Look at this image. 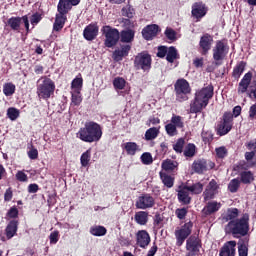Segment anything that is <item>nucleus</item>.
<instances>
[{
    "mask_svg": "<svg viewBox=\"0 0 256 256\" xmlns=\"http://www.w3.org/2000/svg\"><path fill=\"white\" fill-rule=\"evenodd\" d=\"M191 233H193V222L191 221L176 229L174 232L176 245L181 247L186 241V256H199L203 247L201 238L198 235H191Z\"/></svg>",
    "mask_w": 256,
    "mask_h": 256,
    "instance_id": "f257e3e1",
    "label": "nucleus"
},
{
    "mask_svg": "<svg viewBox=\"0 0 256 256\" xmlns=\"http://www.w3.org/2000/svg\"><path fill=\"white\" fill-rule=\"evenodd\" d=\"M215 95V87L213 84H208L194 93V98L190 102V113H201L203 109L207 108L209 101Z\"/></svg>",
    "mask_w": 256,
    "mask_h": 256,
    "instance_id": "f03ea898",
    "label": "nucleus"
},
{
    "mask_svg": "<svg viewBox=\"0 0 256 256\" xmlns=\"http://www.w3.org/2000/svg\"><path fill=\"white\" fill-rule=\"evenodd\" d=\"M76 137L84 143H99L103 137V128L95 121H88L79 129Z\"/></svg>",
    "mask_w": 256,
    "mask_h": 256,
    "instance_id": "7ed1b4c3",
    "label": "nucleus"
},
{
    "mask_svg": "<svg viewBox=\"0 0 256 256\" xmlns=\"http://www.w3.org/2000/svg\"><path fill=\"white\" fill-rule=\"evenodd\" d=\"M249 213H244L240 218L228 222L225 227L226 233L232 235L234 239L249 237Z\"/></svg>",
    "mask_w": 256,
    "mask_h": 256,
    "instance_id": "20e7f679",
    "label": "nucleus"
},
{
    "mask_svg": "<svg viewBox=\"0 0 256 256\" xmlns=\"http://www.w3.org/2000/svg\"><path fill=\"white\" fill-rule=\"evenodd\" d=\"M41 79L42 82L36 88V95L40 101L41 99L49 101L55 95V82L47 76H43Z\"/></svg>",
    "mask_w": 256,
    "mask_h": 256,
    "instance_id": "39448f33",
    "label": "nucleus"
},
{
    "mask_svg": "<svg viewBox=\"0 0 256 256\" xmlns=\"http://www.w3.org/2000/svg\"><path fill=\"white\" fill-rule=\"evenodd\" d=\"M191 91V84H189V81L185 78L178 79L174 84V93L178 103H185V101H189Z\"/></svg>",
    "mask_w": 256,
    "mask_h": 256,
    "instance_id": "423d86ee",
    "label": "nucleus"
},
{
    "mask_svg": "<svg viewBox=\"0 0 256 256\" xmlns=\"http://www.w3.org/2000/svg\"><path fill=\"white\" fill-rule=\"evenodd\" d=\"M101 31L105 37V40H104L105 47H107L108 49H112V47H115L117 43H119L120 41L119 29L106 25L102 27Z\"/></svg>",
    "mask_w": 256,
    "mask_h": 256,
    "instance_id": "0eeeda50",
    "label": "nucleus"
},
{
    "mask_svg": "<svg viewBox=\"0 0 256 256\" xmlns=\"http://www.w3.org/2000/svg\"><path fill=\"white\" fill-rule=\"evenodd\" d=\"M152 63L153 59L151 58V54L147 52L138 53L134 58L135 69H137V71L142 70L144 73L151 71Z\"/></svg>",
    "mask_w": 256,
    "mask_h": 256,
    "instance_id": "6e6552de",
    "label": "nucleus"
},
{
    "mask_svg": "<svg viewBox=\"0 0 256 256\" xmlns=\"http://www.w3.org/2000/svg\"><path fill=\"white\" fill-rule=\"evenodd\" d=\"M229 54V45L225 40L216 41L215 46L212 49L213 60L216 65H221V61Z\"/></svg>",
    "mask_w": 256,
    "mask_h": 256,
    "instance_id": "1a4fd4ad",
    "label": "nucleus"
},
{
    "mask_svg": "<svg viewBox=\"0 0 256 256\" xmlns=\"http://www.w3.org/2000/svg\"><path fill=\"white\" fill-rule=\"evenodd\" d=\"M233 129V113L224 112L222 120L217 125V135L223 137Z\"/></svg>",
    "mask_w": 256,
    "mask_h": 256,
    "instance_id": "9d476101",
    "label": "nucleus"
},
{
    "mask_svg": "<svg viewBox=\"0 0 256 256\" xmlns=\"http://www.w3.org/2000/svg\"><path fill=\"white\" fill-rule=\"evenodd\" d=\"M212 169H215V162L205 158L196 159L192 163V170L194 173H197V175H203Z\"/></svg>",
    "mask_w": 256,
    "mask_h": 256,
    "instance_id": "9b49d317",
    "label": "nucleus"
},
{
    "mask_svg": "<svg viewBox=\"0 0 256 256\" xmlns=\"http://www.w3.org/2000/svg\"><path fill=\"white\" fill-rule=\"evenodd\" d=\"M177 199L181 205H191L192 198L190 197V191L187 188V184L181 183L176 189Z\"/></svg>",
    "mask_w": 256,
    "mask_h": 256,
    "instance_id": "f8f14e48",
    "label": "nucleus"
},
{
    "mask_svg": "<svg viewBox=\"0 0 256 256\" xmlns=\"http://www.w3.org/2000/svg\"><path fill=\"white\" fill-rule=\"evenodd\" d=\"M213 47V36L209 33H205L200 37L199 52L201 55H209V50Z\"/></svg>",
    "mask_w": 256,
    "mask_h": 256,
    "instance_id": "ddd939ff",
    "label": "nucleus"
},
{
    "mask_svg": "<svg viewBox=\"0 0 256 256\" xmlns=\"http://www.w3.org/2000/svg\"><path fill=\"white\" fill-rule=\"evenodd\" d=\"M135 207L142 210L153 209L155 207V198L151 194H143L137 199Z\"/></svg>",
    "mask_w": 256,
    "mask_h": 256,
    "instance_id": "4468645a",
    "label": "nucleus"
},
{
    "mask_svg": "<svg viewBox=\"0 0 256 256\" xmlns=\"http://www.w3.org/2000/svg\"><path fill=\"white\" fill-rule=\"evenodd\" d=\"M209 8L203 2H195L192 4L191 15L197 21H201L207 15Z\"/></svg>",
    "mask_w": 256,
    "mask_h": 256,
    "instance_id": "2eb2a0df",
    "label": "nucleus"
},
{
    "mask_svg": "<svg viewBox=\"0 0 256 256\" xmlns=\"http://www.w3.org/2000/svg\"><path fill=\"white\" fill-rule=\"evenodd\" d=\"M81 0H59L57 5L58 14L67 16L73 7H77Z\"/></svg>",
    "mask_w": 256,
    "mask_h": 256,
    "instance_id": "dca6fc26",
    "label": "nucleus"
},
{
    "mask_svg": "<svg viewBox=\"0 0 256 256\" xmlns=\"http://www.w3.org/2000/svg\"><path fill=\"white\" fill-rule=\"evenodd\" d=\"M97 35H99V25H97V22L90 23L83 30V37L86 41H95Z\"/></svg>",
    "mask_w": 256,
    "mask_h": 256,
    "instance_id": "f3484780",
    "label": "nucleus"
},
{
    "mask_svg": "<svg viewBox=\"0 0 256 256\" xmlns=\"http://www.w3.org/2000/svg\"><path fill=\"white\" fill-rule=\"evenodd\" d=\"M237 255V241L230 240L223 244L219 250V256H235Z\"/></svg>",
    "mask_w": 256,
    "mask_h": 256,
    "instance_id": "a211bd4d",
    "label": "nucleus"
},
{
    "mask_svg": "<svg viewBox=\"0 0 256 256\" xmlns=\"http://www.w3.org/2000/svg\"><path fill=\"white\" fill-rule=\"evenodd\" d=\"M218 189L219 184H217L215 179H212L203 192L204 201H211V199H215V195H217Z\"/></svg>",
    "mask_w": 256,
    "mask_h": 256,
    "instance_id": "6ab92c4d",
    "label": "nucleus"
},
{
    "mask_svg": "<svg viewBox=\"0 0 256 256\" xmlns=\"http://www.w3.org/2000/svg\"><path fill=\"white\" fill-rule=\"evenodd\" d=\"M157 33H159V25L157 24H149L142 29V37L145 41H153V38L157 37Z\"/></svg>",
    "mask_w": 256,
    "mask_h": 256,
    "instance_id": "aec40b11",
    "label": "nucleus"
},
{
    "mask_svg": "<svg viewBox=\"0 0 256 256\" xmlns=\"http://www.w3.org/2000/svg\"><path fill=\"white\" fill-rule=\"evenodd\" d=\"M136 243L141 249H147L151 243V236L147 230H140L136 233Z\"/></svg>",
    "mask_w": 256,
    "mask_h": 256,
    "instance_id": "412c9836",
    "label": "nucleus"
},
{
    "mask_svg": "<svg viewBox=\"0 0 256 256\" xmlns=\"http://www.w3.org/2000/svg\"><path fill=\"white\" fill-rule=\"evenodd\" d=\"M131 51V44H122L120 49L113 52L114 61H123L124 57H129V52Z\"/></svg>",
    "mask_w": 256,
    "mask_h": 256,
    "instance_id": "4be33fe9",
    "label": "nucleus"
},
{
    "mask_svg": "<svg viewBox=\"0 0 256 256\" xmlns=\"http://www.w3.org/2000/svg\"><path fill=\"white\" fill-rule=\"evenodd\" d=\"M253 79V73L247 72L241 81L238 84V94L243 95L247 93V89H249V85H251V80Z\"/></svg>",
    "mask_w": 256,
    "mask_h": 256,
    "instance_id": "5701e85b",
    "label": "nucleus"
},
{
    "mask_svg": "<svg viewBox=\"0 0 256 256\" xmlns=\"http://www.w3.org/2000/svg\"><path fill=\"white\" fill-rule=\"evenodd\" d=\"M221 209V203L217 201L208 202L205 207L202 209V213L205 217H209L210 215H214Z\"/></svg>",
    "mask_w": 256,
    "mask_h": 256,
    "instance_id": "b1692460",
    "label": "nucleus"
},
{
    "mask_svg": "<svg viewBox=\"0 0 256 256\" xmlns=\"http://www.w3.org/2000/svg\"><path fill=\"white\" fill-rule=\"evenodd\" d=\"M19 229V220L13 219L10 220L5 228V235L7 239H13L14 235H17Z\"/></svg>",
    "mask_w": 256,
    "mask_h": 256,
    "instance_id": "393cba45",
    "label": "nucleus"
},
{
    "mask_svg": "<svg viewBox=\"0 0 256 256\" xmlns=\"http://www.w3.org/2000/svg\"><path fill=\"white\" fill-rule=\"evenodd\" d=\"M249 237L240 238L238 240V255L239 256H249Z\"/></svg>",
    "mask_w": 256,
    "mask_h": 256,
    "instance_id": "a878e982",
    "label": "nucleus"
},
{
    "mask_svg": "<svg viewBox=\"0 0 256 256\" xmlns=\"http://www.w3.org/2000/svg\"><path fill=\"white\" fill-rule=\"evenodd\" d=\"M22 17L12 16L6 22V27H9L11 31L19 33L21 31Z\"/></svg>",
    "mask_w": 256,
    "mask_h": 256,
    "instance_id": "bb28decb",
    "label": "nucleus"
},
{
    "mask_svg": "<svg viewBox=\"0 0 256 256\" xmlns=\"http://www.w3.org/2000/svg\"><path fill=\"white\" fill-rule=\"evenodd\" d=\"M133 41H135V30L128 28L120 32V43L129 45V43H132Z\"/></svg>",
    "mask_w": 256,
    "mask_h": 256,
    "instance_id": "cd10ccee",
    "label": "nucleus"
},
{
    "mask_svg": "<svg viewBox=\"0 0 256 256\" xmlns=\"http://www.w3.org/2000/svg\"><path fill=\"white\" fill-rule=\"evenodd\" d=\"M65 23H67V16L57 13L53 23V31L59 33V31H62L63 27H65Z\"/></svg>",
    "mask_w": 256,
    "mask_h": 256,
    "instance_id": "c85d7f7f",
    "label": "nucleus"
},
{
    "mask_svg": "<svg viewBox=\"0 0 256 256\" xmlns=\"http://www.w3.org/2000/svg\"><path fill=\"white\" fill-rule=\"evenodd\" d=\"M239 209L237 208H228L224 214H222V221L225 223H230V221H235L239 219Z\"/></svg>",
    "mask_w": 256,
    "mask_h": 256,
    "instance_id": "c756f323",
    "label": "nucleus"
},
{
    "mask_svg": "<svg viewBox=\"0 0 256 256\" xmlns=\"http://www.w3.org/2000/svg\"><path fill=\"white\" fill-rule=\"evenodd\" d=\"M240 183L243 185H251L255 181V174L251 170H244L239 173Z\"/></svg>",
    "mask_w": 256,
    "mask_h": 256,
    "instance_id": "7c9ffc66",
    "label": "nucleus"
},
{
    "mask_svg": "<svg viewBox=\"0 0 256 256\" xmlns=\"http://www.w3.org/2000/svg\"><path fill=\"white\" fill-rule=\"evenodd\" d=\"M247 67V62L245 61H240L236 64V66L233 68L232 71V77L236 81H239L241 78V75L245 72V68Z\"/></svg>",
    "mask_w": 256,
    "mask_h": 256,
    "instance_id": "2f4dec72",
    "label": "nucleus"
},
{
    "mask_svg": "<svg viewBox=\"0 0 256 256\" xmlns=\"http://www.w3.org/2000/svg\"><path fill=\"white\" fill-rule=\"evenodd\" d=\"M159 175L164 187H167V189H171L175 185V177L166 172H160Z\"/></svg>",
    "mask_w": 256,
    "mask_h": 256,
    "instance_id": "473e14b6",
    "label": "nucleus"
},
{
    "mask_svg": "<svg viewBox=\"0 0 256 256\" xmlns=\"http://www.w3.org/2000/svg\"><path fill=\"white\" fill-rule=\"evenodd\" d=\"M134 220L138 225H147L149 221V212L139 211L134 215Z\"/></svg>",
    "mask_w": 256,
    "mask_h": 256,
    "instance_id": "72a5a7b5",
    "label": "nucleus"
},
{
    "mask_svg": "<svg viewBox=\"0 0 256 256\" xmlns=\"http://www.w3.org/2000/svg\"><path fill=\"white\" fill-rule=\"evenodd\" d=\"M122 149H125L127 155H135L139 151V145L135 142H126L122 145Z\"/></svg>",
    "mask_w": 256,
    "mask_h": 256,
    "instance_id": "f704fd0d",
    "label": "nucleus"
},
{
    "mask_svg": "<svg viewBox=\"0 0 256 256\" xmlns=\"http://www.w3.org/2000/svg\"><path fill=\"white\" fill-rule=\"evenodd\" d=\"M179 167V162L171 159H166L162 162V169L164 171H175Z\"/></svg>",
    "mask_w": 256,
    "mask_h": 256,
    "instance_id": "c9c22d12",
    "label": "nucleus"
},
{
    "mask_svg": "<svg viewBox=\"0 0 256 256\" xmlns=\"http://www.w3.org/2000/svg\"><path fill=\"white\" fill-rule=\"evenodd\" d=\"M176 59H179V53L177 52V48H175L174 46H170L166 54V61H168V63H175Z\"/></svg>",
    "mask_w": 256,
    "mask_h": 256,
    "instance_id": "e433bc0d",
    "label": "nucleus"
},
{
    "mask_svg": "<svg viewBox=\"0 0 256 256\" xmlns=\"http://www.w3.org/2000/svg\"><path fill=\"white\" fill-rule=\"evenodd\" d=\"M91 235H94V237H103L107 235V228L105 226H94L90 228Z\"/></svg>",
    "mask_w": 256,
    "mask_h": 256,
    "instance_id": "4c0bfd02",
    "label": "nucleus"
},
{
    "mask_svg": "<svg viewBox=\"0 0 256 256\" xmlns=\"http://www.w3.org/2000/svg\"><path fill=\"white\" fill-rule=\"evenodd\" d=\"M187 189L190 191L191 195H201V193H203V184L201 182H197L191 186L187 185Z\"/></svg>",
    "mask_w": 256,
    "mask_h": 256,
    "instance_id": "58836bf2",
    "label": "nucleus"
},
{
    "mask_svg": "<svg viewBox=\"0 0 256 256\" xmlns=\"http://www.w3.org/2000/svg\"><path fill=\"white\" fill-rule=\"evenodd\" d=\"M201 137H202V141L203 143H205V145H211V143H213V139L215 137V135L213 134V131L211 130H202L201 133Z\"/></svg>",
    "mask_w": 256,
    "mask_h": 256,
    "instance_id": "ea45409f",
    "label": "nucleus"
},
{
    "mask_svg": "<svg viewBox=\"0 0 256 256\" xmlns=\"http://www.w3.org/2000/svg\"><path fill=\"white\" fill-rule=\"evenodd\" d=\"M83 103V97L81 96V91L71 92V104L75 107H79Z\"/></svg>",
    "mask_w": 256,
    "mask_h": 256,
    "instance_id": "a19ab883",
    "label": "nucleus"
},
{
    "mask_svg": "<svg viewBox=\"0 0 256 256\" xmlns=\"http://www.w3.org/2000/svg\"><path fill=\"white\" fill-rule=\"evenodd\" d=\"M159 137V129L157 127L149 128L145 132L146 141H153V139H157Z\"/></svg>",
    "mask_w": 256,
    "mask_h": 256,
    "instance_id": "79ce46f5",
    "label": "nucleus"
},
{
    "mask_svg": "<svg viewBox=\"0 0 256 256\" xmlns=\"http://www.w3.org/2000/svg\"><path fill=\"white\" fill-rule=\"evenodd\" d=\"M241 187V181L238 178L232 179L228 184V191L230 193H237Z\"/></svg>",
    "mask_w": 256,
    "mask_h": 256,
    "instance_id": "37998d69",
    "label": "nucleus"
},
{
    "mask_svg": "<svg viewBox=\"0 0 256 256\" xmlns=\"http://www.w3.org/2000/svg\"><path fill=\"white\" fill-rule=\"evenodd\" d=\"M197 147L193 143H189L184 150V157H195Z\"/></svg>",
    "mask_w": 256,
    "mask_h": 256,
    "instance_id": "c03bdc74",
    "label": "nucleus"
},
{
    "mask_svg": "<svg viewBox=\"0 0 256 256\" xmlns=\"http://www.w3.org/2000/svg\"><path fill=\"white\" fill-rule=\"evenodd\" d=\"M91 161V150H86L80 157V163L82 167H87Z\"/></svg>",
    "mask_w": 256,
    "mask_h": 256,
    "instance_id": "a18cd8bd",
    "label": "nucleus"
},
{
    "mask_svg": "<svg viewBox=\"0 0 256 256\" xmlns=\"http://www.w3.org/2000/svg\"><path fill=\"white\" fill-rule=\"evenodd\" d=\"M3 93L6 97H11L15 93V84L11 82L4 84Z\"/></svg>",
    "mask_w": 256,
    "mask_h": 256,
    "instance_id": "49530a36",
    "label": "nucleus"
},
{
    "mask_svg": "<svg viewBox=\"0 0 256 256\" xmlns=\"http://www.w3.org/2000/svg\"><path fill=\"white\" fill-rule=\"evenodd\" d=\"M19 109L10 107L7 110V117L9 118L10 121H16V119H19Z\"/></svg>",
    "mask_w": 256,
    "mask_h": 256,
    "instance_id": "de8ad7c7",
    "label": "nucleus"
},
{
    "mask_svg": "<svg viewBox=\"0 0 256 256\" xmlns=\"http://www.w3.org/2000/svg\"><path fill=\"white\" fill-rule=\"evenodd\" d=\"M233 171L236 175L243 173V171H247V163L245 161H239L237 164H234Z\"/></svg>",
    "mask_w": 256,
    "mask_h": 256,
    "instance_id": "09e8293b",
    "label": "nucleus"
},
{
    "mask_svg": "<svg viewBox=\"0 0 256 256\" xmlns=\"http://www.w3.org/2000/svg\"><path fill=\"white\" fill-rule=\"evenodd\" d=\"M171 123L175 125L176 129H183V127H185V123L183 122V118L181 116L173 115L171 118Z\"/></svg>",
    "mask_w": 256,
    "mask_h": 256,
    "instance_id": "8fccbe9b",
    "label": "nucleus"
},
{
    "mask_svg": "<svg viewBox=\"0 0 256 256\" xmlns=\"http://www.w3.org/2000/svg\"><path fill=\"white\" fill-rule=\"evenodd\" d=\"M185 147V138H179L176 143L173 145V150L175 153H183Z\"/></svg>",
    "mask_w": 256,
    "mask_h": 256,
    "instance_id": "3c124183",
    "label": "nucleus"
},
{
    "mask_svg": "<svg viewBox=\"0 0 256 256\" xmlns=\"http://www.w3.org/2000/svg\"><path fill=\"white\" fill-rule=\"evenodd\" d=\"M71 89L74 91H81L83 89V78H75L71 82Z\"/></svg>",
    "mask_w": 256,
    "mask_h": 256,
    "instance_id": "603ef678",
    "label": "nucleus"
},
{
    "mask_svg": "<svg viewBox=\"0 0 256 256\" xmlns=\"http://www.w3.org/2000/svg\"><path fill=\"white\" fill-rule=\"evenodd\" d=\"M42 19L43 14L36 12L32 14V16L30 17V23L31 25H33V27H35L36 25H39V23H41Z\"/></svg>",
    "mask_w": 256,
    "mask_h": 256,
    "instance_id": "864d4df0",
    "label": "nucleus"
},
{
    "mask_svg": "<svg viewBox=\"0 0 256 256\" xmlns=\"http://www.w3.org/2000/svg\"><path fill=\"white\" fill-rule=\"evenodd\" d=\"M127 82L121 78V77H116L114 80H113V85H114V89H119V90H123L125 89V84Z\"/></svg>",
    "mask_w": 256,
    "mask_h": 256,
    "instance_id": "5fc2aeb1",
    "label": "nucleus"
},
{
    "mask_svg": "<svg viewBox=\"0 0 256 256\" xmlns=\"http://www.w3.org/2000/svg\"><path fill=\"white\" fill-rule=\"evenodd\" d=\"M165 131L169 137H175L178 133L176 126L172 122L165 126Z\"/></svg>",
    "mask_w": 256,
    "mask_h": 256,
    "instance_id": "6e6d98bb",
    "label": "nucleus"
},
{
    "mask_svg": "<svg viewBox=\"0 0 256 256\" xmlns=\"http://www.w3.org/2000/svg\"><path fill=\"white\" fill-rule=\"evenodd\" d=\"M6 217L12 220L17 219L19 217V209H17V206H12L6 213Z\"/></svg>",
    "mask_w": 256,
    "mask_h": 256,
    "instance_id": "4d7b16f0",
    "label": "nucleus"
},
{
    "mask_svg": "<svg viewBox=\"0 0 256 256\" xmlns=\"http://www.w3.org/2000/svg\"><path fill=\"white\" fill-rule=\"evenodd\" d=\"M187 213H189V210L187 208H177L175 210V215L180 221H183L187 217Z\"/></svg>",
    "mask_w": 256,
    "mask_h": 256,
    "instance_id": "13d9d810",
    "label": "nucleus"
},
{
    "mask_svg": "<svg viewBox=\"0 0 256 256\" xmlns=\"http://www.w3.org/2000/svg\"><path fill=\"white\" fill-rule=\"evenodd\" d=\"M141 162L143 165H151L153 163V156L149 152H145L141 155Z\"/></svg>",
    "mask_w": 256,
    "mask_h": 256,
    "instance_id": "bf43d9fd",
    "label": "nucleus"
},
{
    "mask_svg": "<svg viewBox=\"0 0 256 256\" xmlns=\"http://www.w3.org/2000/svg\"><path fill=\"white\" fill-rule=\"evenodd\" d=\"M168 51H169V47H167V46H158L156 56L159 57V59H165V57H167Z\"/></svg>",
    "mask_w": 256,
    "mask_h": 256,
    "instance_id": "052dcab7",
    "label": "nucleus"
},
{
    "mask_svg": "<svg viewBox=\"0 0 256 256\" xmlns=\"http://www.w3.org/2000/svg\"><path fill=\"white\" fill-rule=\"evenodd\" d=\"M16 180L19 181L20 183H27L29 181V177L23 170H19L16 175Z\"/></svg>",
    "mask_w": 256,
    "mask_h": 256,
    "instance_id": "680f3d73",
    "label": "nucleus"
},
{
    "mask_svg": "<svg viewBox=\"0 0 256 256\" xmlns=\"http://www.w3.org/2000/svg\"><path fill=\"white\" fill-rule=\"evenodd\" d=\"M216 155L218 159H225L228 154L227 148L225 146H221L215 149Z\"/></svg>",
    "mask_w": 256,
    "mask_h": 256,
    "instance_id": "e2e57ef3",
    "label": "nucleus"
},
{
    "mask_svg": "<svg viewBox=\"0 0 256 256\" xmlns=\"http://www.w3.org/2000/svg\"><path fill=\"white\" fill-rule=\"evenodd\" d=\"M164 35L169 39V41H175V39H177V32H175L173 28H167Z\"/></svg>",
    "mask_w": 256,
    "mask_h": 256,
    "instance_id": "0e129e2a",
    "label": "nucleus"
},
{
    "mask_svg": "<svg viewBox=\"0 0 256 256\" xmlns=\"http://www.w3.org/2000/svg\"><path fill=\"white\" fill-rule=\"evenodd\" d=\"M122 15L123 17H127L128 19H133L134 15H135V10L131 7L122 8Z\"/></svg>",
    "mask_w": 256,
    "mask_h": 256,
    "instance_id": "69168bd1",
    "label": "nucleus"
},
{
    "mask_svg": "<svg viewBox=\"0 0 256 256\" xmlns=\"http://www.w3.org/2000/svg\"><path fill=\"white\" fill-rule=\"evenodd\" d=\"M49 239H50V245H57V243L59 242V230H55L51 232Z\"/></svg>",
    "mask_w": 256,
    "mask_h": 256,
    "instance_id": "338daca9",
    "label": "nucleus"
},
{
    "mask_svg": "<svg viewBox=\"0 0 256 256\" xmlns=\"http://www.w3.org/2000/svg\"><path fill=\"white\" fill-rule=\"evenodd\" d=\"M203 65H205V59L203 57H196L194 60H193V66L196 68V69H201L203 68Z\"/></svg>",
    "mask_w": 256,
    "mask_h": 256,
    "instance_id": "774afa93",
    "label": "nucleus"
}]
</instances>
